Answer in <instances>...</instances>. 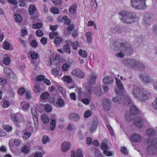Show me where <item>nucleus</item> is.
I'll return each instance as SVG.
<instances>
[{
	"instance_id": "nucleus-1",
	"label": "nucleus",
	"mask_w": 157,
	"mask_h": 157,
	"mask_svg": "<svg viewBox=\"0 0 157 157\" xmlns=\"http://www.w3.org/2000/svg\"><path fill=\"white\" fill-rule=\"evenodd\" d=\"M155 129L154 128L147 129L146 134L149 137L148 144L149 146L145 152H142L141 154L143 157H150L156 152V147L157 145V138L154 137L155 135Z\"/></svg>"
},
{
	"instance_id": "nucleus-2",
	"label": "nucleus",
	"mask_w": 157,
	"mask_h": 157,
	"mask_svg": "<svg viewBox=\"0 0 157 157\" xmlns=\"http://www.w3.org/2000/svg\"><path fill=\"white\" fill-rule=\"evenodd\" d=\"M122 80V77L119 75L116 78V83L117 87L115 89V91L116 94L118 95L115 97H113V100L115 103H121L122 102L123 100L121 98L123 97L124 98V102L126 105L127 102L128 104H130L132 103V101L129 98L128 96L127 95H124V87L123 84L121 82Z\"/></svg>"
},
{
	"instance_id": "nucleus-3",
	"label": "nucleus",
	"mask_w": 157,
	"mask_h": 157,
	"mask_svg": "<svg viewBox=\"0 0 157 157\" xmlns=\"http://www.w3.org/2000/svg\"><path fill=\"white\" fill-rule=\"evenodd\" d=\"M130 88L131 92L135 98L141 101H144L147 100L151 94L147 90L141 89L140 87L137 85H131Z\"/></svg>"
},
{
	"instance_id": "nucleus-4",
	"label": "nucleus",
	"mask_w": 157,
	"mask_h": 157,
	"mask_svg": "<svg viewBox=\"0 0 157 157\" xmlns=\"http://www.w3.org/2000/svg\"><path fill=\"white\" fill-rule=\"evenodd\" d=\"M96 75L94 73L90 74L88 78V82H85L84 85L86 88L87 90V93L86 94H83L84 96L89 97L91 96V93L94 92L97 95H101L102 94V92L100 87H98L96 89L94 90L91 85L94 84L96 81Z\"/></svg>"
},
{
	"instance_id": "nucleus-5",
	"label": "nucleus",
	"mask_w": 157,
	"mask_h": 157,
	"mask_svg": "<svg viewBox=\"0 0 157 157\" xmlns=\"http://www.w3.org/2000/svg\"><path fill=\"white\" fill-rule=\"evenodd\" d=\"M119 17L122 21L128 24L133 23L138 20L137 17L135 13L125 11L120 13Z\"/></svg>"
},
{
	"instance_id": "nucleus-6",
	"label": "nucleus",
	"mask_w": 157,
	"mask_h": 157,
	"mask_svg": "<svg viewBox=\"0 0 157 157\" xmlns=\"http://www.w3.org/2000/svg\"><path fill=\"white\" fill-rule=\"evenodd\" d=\"M126 43H122L118 47H115L113 45H111V47L113 50L120 51L116 54V56L118 57L122 58L124 56L125 53H129L132 51V48L129 47Z\"/></svg>"
},
{
	"instance_id": "nucleus-7",
	"label": "nucleus",
	"mask_w": 157,
	"mask_h": 157,
	"mask_svg": "<svg viewBox=\"0 0 157 157\" xmlns=\"http://www.w3.org/2000/svg\"><path fill=\"white\" fill-rule=\"evenodd\" d=\"M123 63L125 65L133 68L139 67L144 68L145 67L139 61H136L135 59H125Z\"/></svg>"
},
{
	"instance_id": "nucleus-8",
	"label": "nucleus",
	"mask_w": 157,
	"mask_h": 157,
	"mask_svg": "<svg viewBox=\"0 0 157 157\" xmlns=\"http://www.w3.org/2000/svg\"><path fill=\"white\" fill-rule=\"evenodd\" d=\"M145 1L146 0H131L132 6L136 9H144L146 6Z\"/></svg>"
},
{
	"instance_id": "nucleus-9",
	"label": "nucleus",
	"mask_w": 157,
	"mask_h": 157,
	"mask_svg": "<svg viewBox=\"0 0 157 157\" xmlns=\"http://www.w3.org/2000/svg\"><path fill=\"white\" fill-rule=\"evenodd\" d=\"M143 15L142 26L143 28H145L150 22L152 20L153 16L151 13L147 12L145 13Z\"/></svg>"
},
{
	"instance_id": "nucleus-10",
	"label": "nucleus",
	"mask_w": 157,
	"mask_h": 157,
	"mask_svg": "<svg viewBox=\"0 0 157 157\" xmlns=\"http://www.w3.org/2000/svg\"><path fill=\"white\" fill-rule=\"evenodd\" d=\"M27 127L24 131L22 137L24 140L28 139L31 136L32 133L33 132V128L30 124L28 125Z\"/></svg>"
},
{
	"instance_id": "nucleus-11",
	"label": "nucleus",
	"mask_w": 157,
	"mask_h": 157,
	"mask_svg": "<svg viewBox=\"0 0 157 157\" xmlns=\"http://www.w3.org/2000/svg\"><path fill=\"white\" fill-rule=\"evenodd\" d=\"M31 111L33 116V119L34 122V126L36 128H37L39 127V125L37 117V114L36 107L34 106H32Z\"/></svg>"
},
{
	"instance_id": "nucleus-12",
	"label": "nucleus",
	"mask_w": 157,
	"mask_h": 157,
	"mask_svg": "<svg viewBox=\"0 0 157 157\" xmlns=\"http://www.w3.org/2000/svg\"><path fill=\"white\" fill-rule=\"evenodd\" d=\"M73 75L77 76L80 78H83L84 76V72L79 69L77 68L71 72Z\"/></svg>"
},
{
	"instance_id": "nucleus-13",
	"label": "nucleus",
	"mask_w": 157,
	"mask_h": 157,
	"mask_svg": "<svg viewBox=\"0 0 157 157\" xmlns=\"http://www.w3.org/2000/svg\"><path fill=\"white\" fill-rule=\"evenodd\" d=\"M140 77L142 79L143 82L144 83H151L153 81L152 79L149 76L144 74L140 75Z\"/></svg>"
},
{
	"instance_id": "nucleus-14",
	"label": "nucleus",
	"mask_w": 157,
	"mask_h": 157,
	"mask_svg": "<svg viewBox=\"0 0 157 157\" xmlns=\"http://www.w3.org/2000/svg\"><path fill=\"white\" fill-rule=\"evenodd\" d=\"M101 147L102 149L104 151V153L106 156H110L112 155V153L107 151L108 146L107 144L104 142H102L101 144Z\"/></svg>"
},
{
	"instance_id": "nucleus-15",
	"label": "nucleus",
	"mask_w": 157,
	"mask_h": 157,
	"mask_svg": "<svg viewBox=\"0 0 157 157\" xmlns=\"http://www.w3.org/2000/svg\"><path fill=\"white\" fill-rule=\"evenodd\" d=\"M57 27L58 26L57 25H55L54 26L50 25V29L52 31V32L49 33V36L51 39H53L54 37L58 36V33H57L54 32V31L57 29Z\"/></svg>"
},
{
	"instance_id": "nucleus-16",
	"label": "nucleus",
	"mask_w": 157,
	"mask_h": 157,
	"mask_svg": "<svg viewBox=\"0 0 157 157\" xmlns=\"http://www.w3.org/2000/svg\"><path fill=\"white\" fill-rule=\"evenodd\" d=\"M21 116V114L19 113H17L13 115H11L12 120L13 121L14 124L17 126H18L19 125L18 118L19 116Z\"/></svg>"
},
{
	"instance_id": "nucleus-17",
	"label": "nucleus",
	"mask_w": 157,
	"mask_h": 157,
	"mask_svg": "<svg viewBox=\"0 0 157 157\" xmlns=\"http://www.w3.org/2000/svg\"><path fill=\"white\" fill-rule=\"evenodd\" d=\"M65 101L62 98H58L56 101L55 106L59 107H63L65 104Z\"/></svg>"
},
{
	"instance_id": "nucleus-18",
	"label": "nucleus",
	"mask_w": 157,
	"mask_h": 157,
	"mask_svg": "<svg viewBox=\"0 0 157 157\" xmlns=\"http://www.w3.org/2000/svg\"><path fill=\"white\" fill-rule=\"evenodd\" d=\"M21 108L25 111H28L29 110L30 106V103L26 101H23L20 104Z\"/></svg>"
},
{
	"instance_id": "nucleus-19",
	"label": "nucleus",
	"mask_w": 157,
	"mask_h": 157,
	"mask_svg": "<svg viewBox=\"0 0 157 157\" xmlns=\"http://www.w3.org/2000/svg\"><path fill=\"white\" fill-rule=\"evenodd\" d=\"M129 139L133 142H138L140 140L141 137L140 135L135 133L131 134Z\"/></svg>"
},
{
	"instance_id": "nucleus-20",
	"label": "nucleus",
	"mask_w": 157,
	"mask_h": 157,
	"mask_svg": "<svg viewBox=\"0 0 157 157\" xmlns=\"http://www.w3.org/2000/svg\"><path fill=\"white\" fill-rule=\"evenodd\" d=\"M71 157H83L82 151L80 149H77L76 154L75 151L72 150L71 152Z\"/></svg>"
},
{
	"instance_id": "nucleus-21",
	"label": "nucleus",
	"mask_w": 157,
	"mask_h": 157,
	"mask_svg": "<svg viewBox=\"0 0 157 157\" xmlns=\"http://www.w3.org/2000/svg\"><path fill=\"white\" fill-rule=\"evenodd\" d=\"M70 144L69 142L65 141L63 142L61 145V149L63 152L67 151L69 149Z\"/></svg>"
},
{
	"instance_id": "nucleus-22",
	"label": "nucleus",
	"mask_w": 157,
	"mask_h": 157,
	"mask_svg": "<svg viewBox=\"0 0 157 157\" xmlns=\"http://www.w3.org/2000/svg\"><path fill=\"white\" fill-rule=\"evenodd\" d=\"M111 101L107 99H104L103 100V106L104 110H109L110 107Z\"/></svg>"
},
{
	"instance_id": "nucleus-23",
	"label": "nucleus",
	"mask_w": 157,
	"mask_h": 157,
	"mask_svg": "<svg viewBox=\"0 0 157 157\" xmlns=\"http://www.w3.org/2000/svg\"><path fill=\"white\" fill-rule=\"evenodd\" d=\"M145 121L141 118H139L136 119L134 124L135 125L138 127H140L144 124Z\"/></svg>"
},
{
	"instance_id": "nucleus-24",
	"label": "nucleus",
	"mask_w": 157,
	"mask_h": 157,
	"mask_svg": "<svg viewBox=\"0 0 157 157\" xmlns=\"http://www.w3.org/2000/svg\"><path fill=\"white\" fill-rule=\"evenodd\" d=\"M52 120L51 121L50 124V128L51 130L53 131L55 129V127L56 125V116L55 115H53L51 117Z\"/></svg>"
},
{
	"instance_id": "nucleus-25",
	"label": "nucleus",
	"mask_w": 157,
	"mask_h": 157,
	"mask_svg": "<svg viewBox=\"0 0 157 157\" xmlns=\"http://www.w3.org/2000/svg\"><path fill=\"white\" fill-rule=\"evenodd\" d=\"M113 81V78L111 76H107L103 79L104 83L106 84H110Z\"/></svg>"
},
{
	"instance_id": "nucleus-26",
	"label": "nucleus",
	"mask_w": 157,
	"mask_h": 157,
	"mask_svg": "<svg viewBox=\"0 0 157 157\" xmlns=\"http://www.w3.org/2000/svg\"><path fill=\"white\" fill-rule=\"evenodd\" d=\"M58 20L60 21H63L65 23L68 24L70 22V20L66 16H64L63 17L59 16L58 18Z\"/></svg>"
},
{
	"instance_id": "nucleus-27",
	"label": "nucleus",
	"mask_w": 157,
	"mask_h": 157,
	"mask_svg": "<svg viewBox=\"0 0 157 157\" xmlns=\"http://www.w3.org/2000/svg\"><path fill=\"white\" fill-rule=\"evenodd\" d=\"M71 42V40H67V44L63 46V49L64 51L68 53H70L71 52L70 46L69 44Z\"/></svg>"
},
{
	"instance_id": "nucleus-28",
	"label": "nucleus",
	"mask_w": 157,
	"mask_h": 157,
	"mask_svg": "<svg viewBox=\"0 0 157 157\" xmlns=\"http://www.w3.org/2000/svg\"><path fill=\"white\" fill-rule=\"evenodd\" d=\"M68 118L71 120L78 121L80 117L76 113H71L69 115Z\"/></svg>"
},
{
	"instance_id": "nucleus-29",
	"label": "nucleus",
	"mask_w": 157,
	"mask_h": 157,
	"mask_svg": "<svg viewBox=\"0 0 157 157\" xmlns=\"http://www.w3.org/2000/svg\"><path fill=\"white\" fill-rule=\"evenodd\" d=\"M77 5L74 4L72 5L69 9V11L70 14H74L76 13Z\"/></svg>"
},
{
	"instance_id": "nucleus-30",
	"label": "nucleus",
	"mask_w": 157,
	"mask_h": 157,
	"mask_svg": "<svg viewBox=\"0 0 157 157\" xmlns=\"http://www.w3.org/2000/svg\"><path fill=\"white\" fill-rule=\"evenodd\" d=\"M41 118L43 123L45 124L48 123L50 120L49 117L47 114H43Z\"/></svg>"
},
{
	"instance_id": "nucleus-31",
	"label": "nucleus",
	"mask_w": 157,
	"mask_h": 157,
	"mask_svg": "<svg viewBox=\"0 0 157 157\" xmlns=\"http://www.w3.org/2000/svg\"><path fill=\"white\" fill-rule=\"evenodd\" d=\"M130 112L132 114L135 115L138 113L139 111L134 105H132L130 107Z\"/></svg>"
},
{
	"instance_id": "nucleus-32",
	"label": "nucleus",
	"mask_w": 157,
	"mask_h": 157,
	"mask_svg": "<svg viewBox=\"0 0 157 157\" xmlns=\"http://www.w3.org/2000/svg\"><path fill=\"white\" fill-rule=\"evenodd\" d=\"M4 72L6 75L10 77H11L13 75V72H12V70L8 67L5 69H4Z\"/></svg>"
},
{
	"instance_id": "nucleus-33",
	"label": "nucleus",
	"mask_w": 157,
	"mask_h": 157,
	"mask_svg": "<svg viewBox=\"0 0 157 157\" xmlns=\"http://www.w3.org/2000/svg\"><path fill=\"white\" fill-rule=\"evenodd\" d=\"M14 17L15 21L17 22L20 23L23 20L22 17L19 14H15Z\"/></svg>"
},
{
	"instance_id": "nucleus-34",
	"label": "nucleus",
	"mask_w": 157,
	"mask_h": 157,
	"mask_svg": "<svg viewBox=\"0 0 157 157\" xmlns=\"http://www.w3.org/2000/svg\"><path fill=\"white\" fill-rule=\"evenodd\" d=\"M98 124V123L97 121H94L93 122L90 128V131L91 132H93L96 129Z\"/></svg>"
},
{
	"instance_id": "nucleus-35",
	"label": "nucleus",
	"mask_w": 157,
	"mask_h": 157,
	"mask_svg": "<svg viewBox=\"0 0 157 157\" xmlns=\"http://www.w3.org/2000/svg\"><path fill=\"white\" fill-rule=\"evenodd\" d=\"M78 54L79 56L85 58L87 57V53L85 50L80 49L79 50Z\"/></svg>"
},
{
	"instance_id": "nucleus-36",
	"label": "nucleus",
	"mask_w": 157,
	"mask_h": 157,
	"mask_svg": "<svg viewBox=\"0 0 157 157\" xmlns=\"http://www.w3.org/2000/svg\"><path fill=\"white\" fill-rule=\"evenodd\" d=\"M49 96V95L48 93L45 92L41 94L40 98L42 100H46L48 98Z\"/></svg>"
},
{
	"instance_id": "nucleus-37",
	"label": "nucleus",
	"mask_w": 157,
	"mask_h": 157,
	"mask_svg": "<svg viewBox=\"0 0 157 157\" xmlns=\"http://www.w3.org/2000/svg\"><path fill=\"white\" fill-rule=\"evenodd\" d=\"M71 65V63H64L62 66V69L64 71H67L69 69Z\"/></svg>"
},
{
	"instance_id": "nucleus-38",
	"label": "nucleus",
	"mask_w": 157,
	"mask_h": 157,
	"mask_svg": "<svg viewBox=\"0 0 157 157\" xmlns=\"http://www.w3.org/2000/svg\"><path fill=\"white\" fill-rule=\"evenodd\" d=\"M93 33L91 32L87 33L86 34V36L87 38V40L89 43L91 42Z\"/></svg>"
},
{
	"instance_id": "nucleus-39",
	"label": "nucleus",
	"mask_w": 157,
	"mask_h": 157,
	"mask_svg": "<svg viewBox=\"0 0 157 157\" xmlns=\"http://www.w3.org/2000/svg\"><path fill=\"white\" fill-rule=\"evenodd\" d=\"M30 58L32 59H35L38 57V55L36 52H30Z\"/></svg>"
},
{
	"instance_id": "nucleus-40",
	"label": "nucleus",
	"mask_w": 157,
	"mask_h": 157,
	"mask_svg": "<svg viewBox=\"0 0 157 157\" xmlns=\"http://www.w3.org/2000/svg\"><path fill=\"white\" fill-rule=\"evenodd\" d=\"M76 92L78 94V95L79 98H81L83 96V93H82V89L81 88L76 87Z\"/></svg>"
},
{
	"instance_id": "nucleus-41",
	"label": "nucleus",
	"mask_w": 157,
	"mask_h": 157,
	"mask_svg": "<svg viewBox=\"0 0 157 157\" xmlns=\"http://www.w3.org/2000/svg\"><path fill=\"white\" fill-rule=\"evenodd\" d=\"M22 151L24 153H27L29 151V147L26 145H25L21 148Z\"/></svg>"
},
{
	"instance_id": "nucleus-42",
	"label": "nucleus",
	"mask_w": 157,
	"mask_h": 157,
	"mask_svg": "<svg viewBox=\"0 0 157 157\" xmlns=\"http://www.w3.org/2000/svg\"><path fill=\"white\" fill-rule=\"evenodd\" d=\"M10 60L9 55L7 56L6 57H5L3 59V63L6 65H9L10 63Z\"/></svg>"
},
{
	"instance_id": "nucleus-43",
	"label": "nucleus",
	"mask_w": 157,
	"mask_h": 157,
	"mask_svg": "<svg viewBox=\"0 0 157 157\" xmlns=\"http://www.w3.org/2000/svg\"><path fill=\"white\" fill-rule=\"evenodd\" d=\"M33 90L34 92L36 93H39L41 90L40 86L37 84L35 85Z\"/></svg>"
},
{
	"instance_id": "nucleus-44",
	"label": "nucleus",
	"mask_w": 157,
	"mask_h": 157,
	"mask_svg": "<svg viewBox=\"0 0 157 157\" xmlns=\"http://www.w3.org/2000/svg\"><path fill=\"white\" fill-rule=\"evenodd\" d=\"M52 107L51 105L49 104H47L45 105V109L47 112H49L52 111Z\"/></svg>"
},
{
	"instance_id": "nucleus-45",
	"label": "nucleus",
	"mask_w": 157,
	"mask_h": 157,
	"mask_svg": "<svg viewBox=\"0 0 157 157\" xmlns=\"http://www.w3.org/2000/svg\"><path fill=\"white\" fill-rule=\"evenodd\" d=\"M57 36L55 37L56 38L55 39V43L56 45H58L61 43L62 39L61 37H57Z\"/></svg>"
},
{
	"instance_id": "nucleus-46",
	"label": "nucleus",
	"mask_w": 157,
	"mask_h": 157,
	"mask_svg": "<svg viewBox=\"0 0 157 157\" xmlns=\"http://www.w3.org/2000/svg\"><path fill=\"white\" fill-rule=\"evenodd\" d=\"M36 10L35 7L33 5L30 6L29 9V12L30 14H33L35 12Z\"/></svg>"
},
{
	"instance_id": "nucleus-47",
	"label": "nucleus",
	"mask_w": 157,
	"mask_h": 157,
	"mask_svg": "<svg viewBox=\"0 0 157 157\" xmlns=\"http://www.w3.org/2000/svg\"><path fill=\"white\" fill-rule=\"evenodd\" d=\"M87 26H93L96 30H97V28L96 24L94 21H90L88 22Z\"/></svg>"
},
{
	"instance_id": "nucleus-48",
	"label": "nucleus",
	"mask_w": 157,
	"mask_h": 157,
	"mask_svg": "<svg viewBox=\"0 0 157 157\" xmlns=\"http://www.w3.org/2000/svg\"><path fill=\"white\" fill-rule=\"evenodd\" d=\"M67 129L71 131H73L75 129V125L72 124H70L67 127Z\"/></svg>"
},
{
	"instance_id": "nucleus-49",
	"label": "nucleus",
	"mask_w": 157,
	"mask_h": 157,
	"mask_svg": "<svg viewBox=\"0 0 157 157\" xmlns=\"http://www.w3.org/2000/svg\"><path fill=\"white\" fill-rule=\"evenodd\" d=\"M63 81L67 82L68 83H71L72 82L71 78L67 76H64L63 78Z\"/></svg>"
},
{
	"instance_id": "nucleus-50",
	"label": "nucleus",
	"mask_w": 157,
	"mask_h": 157,
	"mask_svg": "<svg viewBox=\"0 0 157 157\" xmlns=\"http://www.w3.org/2000/svg\"><path fill=\"white\" fill-rule=\"evenodd\" d=\"M42 141L44 144H46L50 142L49 138L47 136H44L42 138Z\"/></svg>"
},
{
	"instance_id": "nucleus-51",
	"label": "nucleus",
	"mask_w": 157,
	"mask_h": 157,
	"mask_svg": "<svg viewBox=\"0 0 157 157\" xmlns=\"http://www.w3.org/2000/svg\"><path fill=\"white\" fill-rule=\"evenodd\" d=\"M42 24L41 23H38L34 24L33 25V27L35 29H39L42 27Z\"/></svg>"
},
{
	"instance_id": "nucleus-52",
	"label": "nucleus",
	"mask_w": 157,
	"mask_h": 157,
	"mask_svg": "<svg viewBox=\"0 0 157 157\" xmlns=\"http://www.w3.org/2000/svg\"><path fill=\"white\" fill-rule=\"evenodd\" d=\"M51 12L55 14H58L59 12V10L55 7H52L50 8Z\"/></svg>"
},
{
	"instance_id": "nucleus-53",
	"label": "nucleus",
	"mask_w": 157,
	"mask_h": 157,
	"mask_svg": "<svg viewBox=\"0 0 157 157\" xmlns=\"http://www.w3.org/2000/svg\"><path fill=\"white\" fill-rule=\"evenodd\" d=\"M4 129L7 132H9L11 131L12 129V127L9 125H6L3 126Z\"/></svg>"
},
{
	"instance_id": "nucleus-54",
	"label": "nucleus",
	"mask_w": 157,
	"mask_h": 157,
	"mask_svg": "<svg viewBox=\"0 0 157 157\" xmlns=\"http://www.w3.org/2000/svg\"><path fill=\"white\" fill-rule=\"evenodd\" d=\"M6 84L7 81L5 79L3 78H0V85L2 87L4 86Z\"/></svg>"
},
{
	"instance_id": "nucleus-55",
	"label": "nucleus",
	"mask_w": 157,
	"mask_h": 157,
	"mask_svg": "<svg viewBox=\"0 0 157 157\" xmlns=\"http://www.w3.org/2000/svg\"><path fill=\"white\" fill-rule=\"evenodd\" d=\"M10 44L9 42L5 41L3 44V47L6 50H8L10 48Z\"/></svg>"
},
{
	"instance_id": "nucleus-56",
	"label": "nucleus",
	"mask_w": 157,
	"mask_h": 157,
	"mask_svg": "<svg viewBox=\"0 0 157 157\" xmlns=\"http://www.w3.org/2000/svg\"><path fill=\"white\" fill-rule=\"evenodd\" d=\"M10 105V102L7 100H5L3 103L2 106L3 108H6L8 107Z\"/></svg>"
},
{
	"instance_id": "nucleus-57",
	"label": "nucleus",
	"mask_w": 157,
	"mask_h": 157,
	"mask_svg": "<svg viewBox=\"0 0 157 157\" xmlns=\"http://www.w3.org/2000/svg\"><path fill=\"white\" fill-rule=\"evenodd\" d=\"M106 126L109 132L110 133L111 135H113L114 133L112 128L111 127L110 125L109 124H107Z\"/></svg>"
},
{
	"instance_id": "nucleus-58",
	"label": "nucleus",
	"mask_w": 157,
	"mask_h": 157,
	"mask_svg": "<svg viewBox=\"0 0 157 157\" xmlns=\"http://www.w3.org/2000/svg\"><path fill=\"white\" fill-rule=\"evenodd\" d=\"M81 101L85 105L88 104L90 102V100L89 98H84L81 99Z\"/></svg>"
},
{
	"instance_id": "nucleus-59",
	"label": "nucleus",
	"mask_w": 157,
	"mask_h": 157,
	"mask_svg": "<svg viewBox=\"0 0 157 157\" xmlns=\"http://www.w3.org/2000/svg\"><path fill=\"white\" fill-rule=\"evenodd\" d=\"M53 61L51 58H47L46 60V64L47 65H50L51 64L53 63Z\"/></svg>"
},
{
	"instance_id": "nucleus-60",
	"label": "nucleus",
	"mask_w": 157,
	"mask_h": 157,
	"mask_svg": "<svg viewBox=\"0 0 157 157\" xmlns=\"http://www.w3.org/2000/svg\"><path fill=\"white\" fill-rule=\"evenodd\" d=\"M52 2L56 5L62 4L63 2L61 0H51Z\"/></svg>"
},
{
	"instance_id": "nucleus-61",
	"label": "nucleus",
	"mask_w": 157,
	"mask_h": 157,
	"mask_svg": "<svg viewBox=\"0 0 157 157\" xmlns=\"http://www.w3.org/2000/svg\"><path fill=\"white\" fill-rule=\"evenodd\" d=\"M91 114V112L89 110L86 111L84 114V117L87 118L89 117Z\"/></svg>"
},
{
	"instance_id": "nucleus-62",
	"label": "nucleus",
	"mask_w": 157,
	"mask_h": 157,
	"mask_svg": "<svg viewBox=\"0 0 157 157\" xmlns=\"http://www.w3.org/2000/svg\"><path fill=\"white\" fill-rule=\"evenodd\" d=\"M31 45L34 48H35L37 46V43L36 40H32L30 42Z\"/></svg>"
},
{
	"instance_id": "nucleus-63",
	"label": "nucleus",
	"mask_w": 157,
	"mask_h": 157,
	"mask_svg": "<svg viewBox=\"0 0 157 157\" xmlns=\"http://www.w3.org/2000/svg\"><path fill=\"white\" fill-rule=\"evenodd\" d=\"M43 156L41 152L39 151H36L34 154V157H42Z\"/></svg>"
},
{
	"instance_id": "nucleus-64",
	"label": "nucleus",
	"mask_w": 157,
	"mask_h": 157,
	"mask_svg": "<svg viewBox=\"0 0 157 157\" xmlns=\"http://www.w3.org/2000/svg\"><path fill=\"white\" fill-rule=\"evenodd\" d=\"M152 106L155 109L157 110V97L156 98L155 100L153 102Z\"/></svg>"
}]
</instances>
